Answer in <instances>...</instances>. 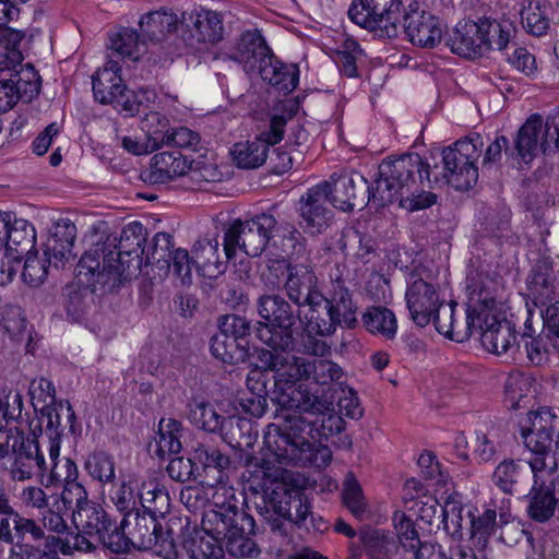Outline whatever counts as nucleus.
<instances>
[{"mask_svg": "<svg viewBox=\"0 0 559 559\" xmlns=\"http://www.w3.org/2000/svg\"><path fill=\"white\" fill-rule=\"evenodd\" d=\"M259 314L265 320L257 329V336L271 348H289L294 323L292 307L280 296H263L259 299Z\"/></svg>", "mask_w": 559, "mask_h": 559, "instance_id": "obj_12", "label": "nucleus"}, {"mask_svg": "<svg viewBox=\"0 0 559 559\" xmlns=\"http://www.w3.org/2000/svg\"><path fill=\"white\" fill-rule=\"evenodd\" d=\"M483 136L477 132L455 141L441 151L440 182L451 185L457 191H467L478 180L476 162L481 155Z\"/></svg>", "mask_w": 559, "mask_h": 559, "instance_id": "obj_8", "label": "nucleus"}, {"mask_svg": "<svg viewBox=\"0 0 559 559\" xmlns=\"http://www.w3.org/2000/svg\"><path fill=\"white\" fill-rule=\"evenodd\" d=\"M307 307L308 310L304 313V319L308 333L328 336L332 335L338 325H343L324 304Z\"/></svg>", "mask_w": 559, "mask_h": 559, "instance_id": "obj_41", "label": "nucleus"}, {"mask_svg": "<svg viewBox=\"0 0 559 559\" xmlns=\"http://www.w3.org/2000/svg\"><path fill=\"white\" fill-rule=\"evenodd\" d=\"M19 3L12 0H0V46L4 50L0 56V72L15 69L24 60L20 46L25 38V32L8 25L19 17Z\"/></svg>", "mask_w": 559, "mask_h": 559, "instance_id": "obj_18", "label": "nucleus"}, {"mask_svg": "<svg viewBox=\"0 0 559 559\" xmlns=\"http://www.w3.org/2000/svg\"><path fill=\"white\" fill-rule=\"evenodd\" d=\"M50 237L46 245L45 254L49 255L56 267H63L67 262L73 260L76 227L70 219H60L49 229Z\"/></svg>", "mask_w": 559, "mask_h": 559, "instance_id": "obj_29", "label": "nucleus"}, {"mask_svg": "<svg viewBox=\"0 0 559 559\" xmlns=\"http://www.w3.org/2000/svg\"><path fill=\"white\" fill-rule=\"evenodd\" d=\"M181 423L173 418H163L158 425V435L156 438V453L163 457L165 455L177 454L181 450Z\"/></svg>", "mask_w": 559, "mask_h": 559, "instance_id": "obj_44", "label": "nucleus"}, {"mask_svg": "<svg viewBox=\"0 0 559 559\" xmlns=\"http://www.w3.org/2000/svg\"><path fill=\"white\" fill-rule=\"evenodd\" d=\"M357 188V209L366 210V206L371 201L376 207L380 202V194L376 191V185H370L368 180L359 173L352 171L350 174L341 175L337 179L333 180L331 176V207L334 210H353L347 195L349 189Z\"/></svg>", "mask_w": 559, "mask_h": 559, "instance_id": "obj_19", "label": "nucleus"}, {"mask_svg": "<svg viewBox=\"0 0 559 559\" xmlns=\"http://www.w3.org/2000/svg\"><path fill=\"white\" fill-rule=\"evenodd\" d=\"M463 501L457 492H451L440 509L442 522L445 530L452 528L453 533H457L463 527Z\"/></svg>", "mask_w": 559, "mask_h": 559, "instance_id": "obj_56", "label": "nucleus"}, {"mask_svg": "<svg viewBox=\"0 0 559 559\" xmlns=\"http://www.w3.org/2000/svg\"><path fill=\"white\" fill-rule=\"evenodd\" d=\"M304 484V478L299 476V485L296 488L282 492L280 498L282 503H278L280 512L298 527L323 533L328 530V523L311 511L310 502L301 490Z\"/></svg>", "mask_w": 559, "mask_h": 559, "instance_id": "obj_20", "label": "nucleus"}, {"mask_svg": "<svg viewBox=\"0 0 559 559\" xmlns=\"http://www.w3.org/2000/svg\"><path fill=\"white\" fill-rule=\"evenodd\" d=\"M342 498L346 508L356 519L364 520L366 518L368 503L359 481L352 472L345 476Z\"/></svg>", "mask_w": 559, "mask_h": 559, "instance_id": "obj_46", "label": "nucleus"}, {"mask_svg": "<svg viewBox=\"0 0 559 559\" xmlns=\"http://www.w3.org/2000/svg\"><path fill=\"white\" fill-rule=\"evenodd\" d=\"M217 509H211L203 515V528L206 532L217 534L225 543L227 552L237 558L254 557L258 555L255 543L245 535L243 528L238 526V509L231 503L214 502Z\"/></svg>", "mask_w": 559, "mask_h": 559, "instance_id": "obj_10", "label": "nucleus"}, {"mask_svg": "<svg viewBox=\"0 0 559 559\" xmlns=\"http://www.w3.org/2000/svg\"><path fill=\"white\" fill-rule=\"evenodd\" d=\"M408 40L420 48L433 49L442 40V27L438 16L420 8H417L401 24Z\"/></svg>", "mask_w": 559, "mask_h": 559, "instance_id": "obj_21", "label": "nucleus"}, {"mask_svg": "<svg viewBox=\"0 0 559 559\" xmlns=\"http://www.w3.org/2000/svg\"><path fill=\"white\" fill-rule=\"evenodd\" d=\"M282 423L266 426L264 441L269 451L284 461L301 465L326 467L332 460L329 447L314 444L308 436L314 439L312 425L300 415H282Z\"/></svg>", "mask_w": 559, "mask_h": 559, "instance_id": "obj_5", "label": "nucleus"}, {"mask_svg": "<svg viewBox=\"0 0 559 559\" xmlns=\"http://www.w3.org/2000/svg\"><path fill=\"white\" fill-rule=\"evenodd\" d=\"M286 127L284 115H274L270 119L269 129L257 134L252 140L235 143L230 154L236 166L241 169H257L267 158L271 146L278 144Z\"/></svg>", "mask_w": 559, "mask_h": 559, "instance_id": "obj_13", "label": "nucleus"}, {"mask_svg": "<svg viewBox=\"0 0 559 559\" xmlns=\"http://www.w3.org/2000/svg\"><path fill=\"white\" fill-rule=\"evenodd\" d=\"M299 73L297 63H285L274 52L258 72L264 82L284 94H290L297 88Z\"/></svg>", "mask_w": 559, "mask_h": 559, "instance_id": "obj_33", "label": "nucleus"}, {"mask_svg": "<svg viewBox=\"0 0 559 559\" xmlns=\"http://www.w3.org/2000/svg\"><path fill=\"white\" fill-rule=\"evenodd\" d=\"M417 8V0H352L348 20L380 39H395L401 24Z\"/></svg>", "mask_w": 559, "mask_h": 559, "instance_id": "obj_6", "label": "nucleus"}, {"mask_svg": "<svg viewBox=\"0 0 559 559\" xmlns=\"http://www.w3.org/2000/svg\"><path fill=\"white\" fill-rule=\"evenodd\" d=\"M75 510L72 513V522L78 531L90 536H97L100 532L112 527V521L104 508L87 500V492L84 490V498H74Z\"/></svg>", "mask_w": 559, "mask_h": 559, "instance_id": "obj_31", "label": "nucleus"}, {"mask_svg": "<svg viewBox=\"0 0 559 559\" xmlns=\"http://www.w3.org/2000/svg\"><path fill=\"white\" fill-rule=\"evenodd\" d=\"M192 261L198 272L207 278H217L226 271L228 259H222L217 238H200L192 248Z\"/></svg>", "mask_w": 559, "mask_h": 559, "instance_id": "obj_32", "label": "nucleus"}, {"mask_svg": "<svg viewBox=\"0 0 559 559\" xmlns=\"http://www.w3.org/2000/svg\"><path fill=\"white\" fill-rule=\"evenodd\" d=\"M146 236L143 225L132 222L123 227L118 246L115 238L111 243L91 249L76 265L78 284L93 293L106 292L140 273L144 263Z\"/></svg>", "mask_w": 559, "mask_h": 559, "instance_id": "obj_1", "label": "nucleus"}, {"mask_svg": "<svg viewBox=\"0 0 559 559\" xmlns=\"http://www.w3.org/2000/svg\"><path fill=\"white\" fill-rule=\"evenodd\" d=\"M557 469L558 467L551 468L542 475L540 472L531 468L533 486L528 493L527 512L537 522H546L554 515L558 501L552 491Z\"/></svg>", "mask_w": 559, "mask_h": 559, "instance_id": "obj_25", "label": "nucleus"}, {"mask_svg": "<svg viewBox=\"0 0 559 559\" xmlns=\"http://www.w3.org/2000/svg\"><path fill=\"white\" fill-rule=\"evenodd\" d=\"M174 251L173 236L167 233H157L152 239V243L144 262L146 264H160V269H166V273H168L170 272V258L174 254Z\"/></svg>", "mask_w": 559, "mask_h": 559, "instance_id": "obj_49", "label": "nucleus"}, {"mask_svg": "<svg viewBox=\"0 0 559 559\" xmlns=\"http://www.w3.org/2000/svg\"><path fill=\"white\" fill-rule=\"evenodd\" d=\"M283 463L289 461L271 453L264 444L263 457L260 461L253 457L246 461L247 468L242 477L248 488L254 493L269 497L274 503H282V492L293 490L299 485V475L284 468Z\"/></svg>", "mask_w": 559, "mask_h": 559, "instance_id": "obj_9", "label": "nucleus"}, {"mask_svg": "<svg viewBox=\"0 0 559 559\" xmlns=\"http://www.w3.org/2000/svg\"><path fill=\"white\" fill-rule=\"evenodd\" d=\"M243 346L233 336L218 331L211 340L213 356L226 364H234L243 356Z\"/></svg>", "mask_w": 559, "mask_h": 559, "instance_id": "obj_51", "label": "nucleus"}, {"mask_svg": "<svg viewBox=\"0 0 559 559\" xmlns=\"http://www.w3.org/2000/svg\"><path fill=\"white\" fill-rule=\"evenodd\" d=\"M534 379L522 371H511L504 382L503 403L509 409L524 408L533 394Z\"/></svg>", "mask_w": 559, "mask_h": 559, "instance_id": "obj_36", "label": "nucleus"}, {"mask_svg": "<svg viewBox=\"0 0 559 559\" xmlns=\"http://www.w3.org/2000/svg\"><path fill=\"white\" fill-rule=\"evenodd\" d=\"M331 180H323L301 195L300 202L308 210H329L331 207Z\"/></svg>", "mask_w": 559, "mask_h": 559, "instance_id": "obj_59", "label": "nucleus"}, {"mask_svg": "<svg viewBox=\"0 0 559 559\" xmlns=\"http://www.w3.org/2000/svg\"><path fill=\"white\" fill-rule=\"evenodd\" d=\"M405 298L413 321L421 328L429 324L441 304L436 288L421 278L412 282Z\"/></svg>", "mask_w": 559, "mask_h": 559, "instance_id": "obj_26", "label": "nucleus"}, {"mask_svg": "<svg viewBox=\"0 0 559 559\" xmlns=\"http://www.w3.org/2000/svg\"><path fill=\"white\" fill-rule=\"evenodd\" d=\"M143 124L147 129L145 138L157 144L158 148L164 145L166 141L164 138L169 135L173 129L169 127L168 118L158 111H150V115L144 118Z\"/></svg>", "mask_w": 559, "mask_h": 559, "instance_id": "obj_61", "label": "nucleus"}, {"mask_svg": "<svg viewBox=\"0 0 559 559\" xmlns=\"http://www.w3.org/2000/svg\"><path fill=\"white\" fill-rule=\"evenodd\" d=\"M545 128L543 116L538 112L532 114L525 122L519 128L514 138L509 153L511 158L519 163L530 165L537 156L538 150L543 153H547L551 146L545 152L542 147V142L545 139V134L539 141L540 133Z\"/></svg>", "mask_w": 559, "mask_h": 559, "instance_id": "obj_24", "label": "nucleus"}, {"mask_svg": "<svg viewBox=\"0 0 559 559\" xmlns=\"http://www.w3.org/2000/svg\"><path fill=\"white\" fill-rule=\"evenodd\" d=\"M94 98L103 105H112L118 109L128 91L121 75L111 70H97L92 76Z\"/></svg>", "mask_w": 559, "mask_h": 559, "instance_id": "obj_34", "label": "nucleus"}, {"mask_svg": "<svg viewBox=\"0 0 559 559\" xmlns=\"http://www.w3.org/2000/svg\"><path fill=\"white\" fill-rule=\"evenodd\" d=\"M497 283L486 277L469 286L468 306L466 310V329L481 331V344L495 355H513L519 350L516 333L506 320L497 316L495 288Z\"/></svg>", "mask_w": 559, "mask_h": 559, "instance_id": "obj_4", "label": "nucleus"}, {"mask_svg": "<svg viewBox=\"0 0 559 559\" xmlns=\"http://www.w3.org/2000/svg\"><path fill=\"white\" fill-rule=\"evenodd\" d=\"M550 5L537 2L534 7L530 3L527 9L521 11V22L524 29L536 37L547 34L550 28Z\"/></svg>", "mask_w": 559, "mask_h": 559, "instance_id": "obj_48", "label": "nucleus"}, {"mask_svg": "<svg viewBox=\"0 0 559 559\" xmlns=\"http://www.w3.org/2000/svg\"><path fill=\"white\" fill-rule=\"evenodd\" d=\"M308 380L317 385L329 388L334 383H338L343 377V369L330 359L308 358Z\"/></svg>", "mask_w": 559, "mask_h": 559, "instance_id": "obj_47", "label": "nucleus"}, {"mask_svg": "<svg viewBox=\"0 0 559 559\" xmlns=\"http://www.w3.org/2000/svg\"><path fill=\"white\" fill-rule=\"evenodd\" d=\"M519 477L520 465L514 460H504L496 467L492 479L502 491L512 493Z\"/></svg>", "mask_w": 559, "mask_h": 559, "instance_id": "obj_63", "label": "nucleus"}, {"mask_svg": "<svg viewBox=\"0 0 559 559\" xmlns=\"http://www.w3.org/2000/svg\"><path fill=\"white\" fill-rule=\"evenodd\" d=\"M66 409L67 417L69 423H73L75 419V413L69 401H59L55 405H41L39 416H38V425L33 427L31 425V430L35 435L36 430H43V426L45 425V429L49 432V442L51 438H57L60 440L61 436V419L59 412Z\"/></svg>", "mask_w": 559, "mask_h": 559, "instance_id": "obj_39", "label": "nucleus"}, {"mask_svg": "<svg viewBox=\"0 0 559 559\" xmlns=\"http://www.w3.org/2000/svg\"><path fill=\"white\" fill-rule=\"evenodd\" d=\"M525 329L526 331L522 337L524 340L527 359L533 365H543L547 361L550 350H554L551 343L547 340L544 330L542 334L534 337L527 321L525 322Z\"/></svg>", "mask_w": 559, "mask_h": 559, "instance_id": "obj_52", "label": "nucleus"}, {"mask_svg": "<svg viewBox=\"0 0 559 559\" xmlns=\"http://www.w3.org/2000/svg\"><path fill=\"white\" fill-rule=\"evenodd\" d=\"M192 163L179 151L156 153L150 167L141 173V178L153 185L166 183L192 169Z\"/></svg>", "mask_w": 559, "mask_h": 559, "instance_id": "obj_27", "label": "nucleus"}, {"mask_svg": "<svg viewBox=\"0 0 559 559\" xmlns=\"http://www.w3.org/2000/svg\"><path fill=\"white\" fill-rule=\"evenodd\" d=\"M285 289L289 299L298 306H322L324 295L318 288L313 270L304 264L288 265Z\"/></svg>", "mask_w": 559, "mask_h": 559, "instance_id": "obj_22", "label": "nucleus"}, {"mask_svg": "<svg viewBox=\"0 0 559 559\" xmlns=\"http://www.w3.org/2000/svg\"><path fill=\"white\" fill-rule=\"evenodd\" d=\"M86 468L91 476L102 483L115 479V462L112 456L105 452H97L90 456Z\"/></svg>", "mask_w": 559, "mask_h": 559, "instance_id": "obj_60", "label": "nucleus"}, {"mask_svg": "<svg viewBox=\"0 0 559 559\" xmlns=\"http://www.w3.org/2000/svg\"><path fill=\"white\" fill-rule=\"evenodd\" d=\"M527 423L528 426L522 429L524 444L530 453L526 461L531 468L545 475L558 467L559 432L557 441H554V435L559 426V411L539 407L527 414Z\"/></svg>", "mask_w": 559, "mask_h": 559, "instance_id": "obj_7", "label": "nucleus"}, {"mask_svg": "<svg viewBox=\"0 0 559 559\" xmlns=\"http://www.w3.org/2000/svg\"><path fill=\"white\" fill-rule=\"evenodd\" d=\"M423 159L418 153H406L393 159H384L378 168L374 178L376 191L380 202L378 209H384L397 202L404 210H427L435 205L438 195L431 191H425L432 185H439L438 175L430 178L432 169H438Z\"/></svg>", "mask_w": 559, "mask_h": 559, "instance_id": "obj_2", "label": "nucleus"}, {"mask_svg": "<svg viewBox=\"0 0 559 559\" xmlns=\"http://www.w3.org/2000/svg\"><path fill=\"white\" fill-rule=\"evenodd\" d=\"M444 43L452 53L466 60H478L488 53L478 22V15L460 20L453 28L445 34Z\"/></svg>", "mask_w": 559, "mask_h": 559, "instance_id": "obj_16", "label": "nucleus"}, {"mask_svg": "<svg viewBox=\"0 0 559 559\" xmlns=\"http://www.w3.org/2000/svg\"><path fill=\"white\" fill-rule=\"evenodd\" d=\"M140 34L136 29L121 26L116 33L110 35V48L121 57L132 58L139 52Z\"/></svg>", "mask_w": 559, "mask_h": 559, "instance_id": "obj_55", "label": "nucleus"}, {"mask_svg": "<svg viewBox=\"0 0 559 559\" xmlns=\"http://www.w3.org/2000/svg\"><path fill=\"white\" fill-rule=\"evenodd\" d=\"M90 537L88 534H84L82 531L68 533L63 537L51 535L46 539V548L55 555L72 556L75 552L90 554L96 549V545Z\"/></svg>", "mask_w": 559, "mask_h": 559, "instance_id": "obj_38", "label": "nucleus"}, {"mask_svg": "<svg viewBox=\"0 0 559 559\" xmlns=\"http://www.w3.org/2000/svg\"><path fill=\"white\" fill-rule=\"evenodd\" d=\"M139 24L143 35L153 43L162 41L170 27L166 14L158 11L142 16Z\"/></svg>", "mask_w": 559, "mask_h": 559, "instance_id": "obj_58", "label": "nucleus"}, {"mask_svg": "<svg viewBox=\"0 0 559 559\" xmlns=\"http://www.w3.org/2000/svg\"><path fill=\"white\" fill-rule=\"evenodd\" d=\"M13 461L9 473L13 480L25 481L37 477L44 483L47 474V461L39 443L35 439H26L24 432H15Z\"/></svg>", "mask_w": 559, "mask_h": 559, "instance_id": "obj_14", "label": "nucleus"}, {"mask_svg": "<svg viewBox=\"0 0 559 559\" xmlns=\"http://www.w3.org/2000/svg\"><path fill=\"white\" fill-rule=\"evenodd\" d=\"M275 227V218L266 212L260 213L251 221H235L224 236L226 259H231L238 248L247 255H260L273 236Z\"/></svg>", "mask_w": 559, "mask_h": 559, "instance_id": "obj_11", "label": "nucleus"}, {"mask_svg": "<svg viewBox=\"0 0 559 559\" xmlns=\"http://www.w3.org/2000/svg\"><path fill=\"white\" fill-rule=\"evenodd\" d=\"M126 523V519L120 522V525L112 522V527L108 531L100 532V534L97 535V538L104 548L114 554H126L130 550L132 543L123 532Z\"/></svg>", "mask_w": 559, "mask_h": 559, "instance_id": "obj_57", "label": "nucleus"}, {"mask_svg": "<svg viewBox=\"0 0 559 559\" xmlns=\"http://www.w3.org/2000/svg\"><path fill=\"white\" fill-rule=\"evenodd\" d=\"M273 50L259 29L243 32L238 38L230 59L240 63L248 74L258 73Z\"/></svg>", "mask_w": 559, "mask_h": 559, "instance_id": "obj_23", "label": "nucleus"}, {"mask_svg": "<svg viewBox=\"0 0 559 559\" xmlns=\"http://www.w3.org/2000/svg\"><path fill=\"white\" fill-rule=\"evenodd\" d=\"M544 331L547 340L551 343L554 352L559 353V300L550 302L540 310Z\"/></svg>", "mask_w": 559, "mask_h": 559, "instance_id": "obj_64", "label": "nucleus"}, {"mask_svg": "<svg viewBox=\"0 0 559 559\" xmlns=\"http://www.w3.org/2000/svg\"><path fill=\"white\" fill-rule=\"evenodd\" d=\"M478 22L483 38L486 41L487 52L493 49L498 51L507 50L509 44L516 37V23L506 13L478 15Z\"/></svg>", "mask_w": 559, "mask_h": 559, "instance_id": "obj_28", "label": "nucleus"}, {"mask_svg": "<svg viewBox=\"0 0 559 559\" xmlns=\"http://www.w3.org/2000/svg\"><path fill=\"white\" fill-rule=\"evenodd\" d=\"M365 328L372 334L392 340L397 332V321L392 310L384 307H371L362 316Z\"/></svg>", "mask_w": 559, "mask_h": 559, "instance_id": "obj_40", "label": "nucleus"}, {"mask_svg": "<svg viewBox=\"0 0 559 559\" xmlns=\"http://www.w3.org/2000/svg\"><path fill=\"white\" fill-rule=\"evenodd\" d=\"M455 307V302H449L447 305L440 304L431 319L436 330L450 340H455L459 334L454 318Z\"/></svg>", "mask_w": 559, "mask_h": 559, "instance_id": "obj_62", "label": "nucleus"}, {"mask_svg": "<svg viewBox=\"0 0 559 559\" xmlns=\"http://www.w3.org/2000/svg\"><path fill=\"white\" fill-rule=\"evenodd\" d=\"M181 32L189 46L216 44L223 39V15L203 7L195 8L190 13L183 12Z\"/></svg>", "mask_w": 559, "mask_h": 559, "instance_id": "obj_15", "label": "nucleus"}, {"mask_svg": "<svg viewBox=\"0 0 559 559\" xmlns=\"http://www.w3.org/2000/svg\"><path fill=\"white\" fill-rule=\"evenodd\" d=\"M288 348L261 349L258 360L262 368L274 372L273 400L282 408L277 415L324 414L332 404L314 394L302 383L309 377L308 358L293 355Z\"/></svg>", "mask_w": 559, "mask_h": 559, "instance_id": "obj_3", "label": "nucleus"}, {"mask_svg": "<svg viewBox=\"0 0 559 559\" xmlns=\"http://www.w3.org/2000/svg\"><path fill=\"white\" fill-rule=\"evenodd\" d=\"M528 289L534 304L539 307L540 310L550 302L559 300L558 285L554 280H549L544 274L534 275L530 282Z\"/></svg>", "mask_w": 559, "mask_h": 559, "instance_id": "obj_53", "label": "nucleus"}, {"mask_svg": "<svg viewBox=\"0 0 559 559\" xmlns=\"http://www.w3.org/2000/svg\"><path fill=\"white\" fill-rule=\"evenodd\" d=\"M191 418L197 426L209 432H224L227 426L234 424V417L219 415L214 407L204 401L194 402Z\"/></svg>", "mask_w": 559, "mask_h": 559, "instance_id": "obj_42", "label": "nucleus"}, {"mask_svg": "<svg viewBox=\"0 0 559 559\" xmlns=\"http://www.w3.org/2000/svg\"><path fill=\"white\" fill-rule=\"evenodd\" d=\"M156 98L157 94L154 88L140 87L136 91L128 90L123 100L118 107V110L128 117H134L142 114L147 117L150 111H153L151 108L152 105L155 104Z\"/></svg>", "mask_w": 559, "mask_h": 559, "instance_id": "obj_43", "label": "nucleus"}, {"mask_svg": "<svg viewBox=\"0 0 559 559\" xmlns=\"http://www.w3.org/2000/svg\"><path fill=\"white\" fill-rule=\"evenodd\" d=\"M49 264L53 265L49 255L40 258L37 252H27L24 267L22 271V280L31 287L40 286L47 277Z\"/></svg>", "mask_w": 559, "mask_h": 559, "instance_id": "obj_50", "label": "nucleus"}, {"mask_svg": "<svg viewBox=\"0 0 559 559\" xmlns=\"http://www.w3.org/2000/svg\"><path fill=\"white\" fill-rule=\"evenodd\" d=\"M330 277L331 287L329 289V297L324 296L323 304L344 326L353 328L357 322V306L353 300L352 293L338 270H336L335 275L331 274Z\"/></svg>", "mask_w": 559, "mask_h": 559, "instance_id": "obj_30", "label": "nucleus"}, {"mask_svg": "<svg viewBox=\"0 0 559 559\" xmlns=\"http://www.w3.org/2000/svg\"><path fill=\"white\" fill-rule=\"evenodd\" d=\"M474 447V456L481 463H487L496 459L502 451L508 431L499 425H489L484 429H477Z\"/></svg>", "mask_w": 559, "mask_h": 559, "instance_id": "obj_35", "label": "nucleus"}, {"mask_svg": "<svg viewBox=\"0 0 559 559\" xmlns=\"http://www.w3.org/2000/svg\"><path fill=\"white\" fill-rule=\"evenodd\" d=\"M35 241V228L26 219L16 218L14 214L3 247L17 248L22 258L24 253L31 252Z\"/></svg>", "mask_w": 559, "mask_h": 559, "instance_id": "obj_45", "label": "nucleus"}, {"mask_svg": "<svg viewBox=\"0 0 559 559\" xmlns=\"http://www.w3.org/2000/svg\"><path fill=\"white\" fill-rule=\"evenodd\" d=\"M394 530L400 544L405 550H416L423 545L413 520L402 511H396L392 518Z\"/></svg>", "mask_w": 559, "mask_h": 559, "instance_id": "obj_54", "label": "nucleus"}, {"mask_svg": "<svg viewBox=\"0 0 559 559\" xmlns=\"http://www.w3.org/2000/svg\"><path fill=\"white\" fill-rule=\"evenodd\" d=\"M185 549L191 559H224L222 538L203 527L185 540Z\"/></svg>", "mask_w": 559, "mask_h": 559, "instance_id": "obj_37", "label": "nucleus"}, {"mask_svg": "<svg viewBox=\"0 0 559 559\" xmlns=\"http://www.w3.org/2000/svg\"><path fill=\"white\" fill-rule=\"evenodd\" d=\"M49 462H47V474L45 478L50 484L63 483L61 499L63 504H73L74 498H84L85 488L76 481L78 467L68 457H60V440L51 438L48 444Z\"/></svg>", "mask_w": 559, "mask_h": 559, "instance_id": "obj_17", "label": "nucleus"}]
</instances>
